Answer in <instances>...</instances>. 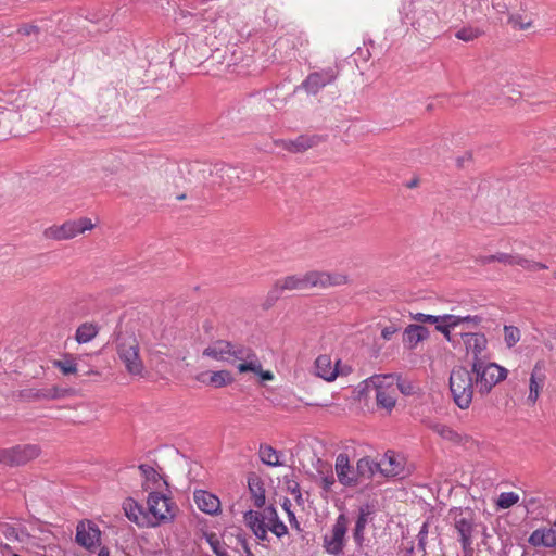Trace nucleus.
<instances>
[{"instance_id": "nucleus-1", "label": "nucleus", "mask_w": 556, "mask_h": 556, "mask_svg": "<svg viewBox=\"0 0 556 556\" xmlns=\"http://www.w3.org/2000/svg\"><path fill=\"white\" fill-rule=\"evenodd\" d=\"M508 370L496 363L484 361L471 363V370L455 367L450 375V391L454 403L467 409L473 396V383L481 395L489 394L494 386L506 379Z\"/></svg>"}, {"instance_id": "nucleus-2", "label": "nucleus", "mask_w": 556, "mask_h": 556, "mask_svg": "<svg viewBox=\"0 0 556 556\" xmlns=\"http://www.w3.org/2000/svg\"><path fill=\"white\" fill-rule=\"evenodd\" d=\"M147 504L148 510L146 511L138 502L128 497L123 503V509L126 517L141 528H154L174 520L177 506L170 497L152 491L148 495Z\"/></svg>"}, {"instance_id": "nucleus-3", "label": "nucleus", "mask_w": 556, "mask_h": 556, "mask_svg": "<svg viewBox=\"0 0 556 556\" xmlns=\"http://www.w3.org/2000/svg\"><path fill=\"white\" fill-rule=\"evenodd\" d=\"M401 21L425 38L437 37L442 30L440 18L433 8L424 0H403Z\"/></svg>"}, {"instance_id": "nucleus-4", "label": "nucleus", "mask_w": 556, "mask_h": 556, "mask_svg": "<svg viewBox=\"0 0 556 556\" xmlns=\"http://www.w3.org/2000/svg\"><path fill=\"white\" fill-rule=\"evenodd\" d=\"M282 290H304L307 288L340 286L348 281L345 275L339 273H328L312 270L304 275H291L278 280Z\"/></svg>"}, {"instance_id": "nucleus-5", "label": "nucleus", "mask_w": 556, "mask_h": 556, "mask_svg": "<svg viewBox=\"0 0 556 556\" xmlns=\"http://www.w3.org/2000/svg\"><path fill=\"white\" fill-rule=\"evenodd\" d=\"M454 527L458 533V541L462 545L464 556H471L473 553L472 534L476 529V518L472 509L466 507H454L450 510Z\"/></svg>"}, {"instance_id": "nucleus-6", "label": "nucleus", "mask_w": 556, "mask_h": 556, "mask_svg": "<svg viewBox=\"0 0 556 556\" xmlns=\"http://www.w3.org/2000/svg\"><path fill=\"white\" fill-rule=\"evenodd\" d=\"M119 359L130 375H141L143 363L139 356V343L132 336H121L116 345Z\"/></svg>"}, {"instance_id": "nucleus-7", "label": "nucleus", "mask_w": 556, "mask_h": 556, "mask_svg": "<svg viewBox=\"0 0 556 556\" xmlns=\"http://www.w3.org/2000/svg\"><path fill=\"white\" fill-rule=\"evenodd\" d=\"M349 518L345 514H340L331 528L330 534L324 536L323 547L333 556H340L345 546Z\"/></svg>"}, {"instance_id": "nucleus-8", "label": "nucleus", "mask_w": 556, "mask_h": 556, "mask_svg": "<svg viewBox=\"0 0 556 556\" xmlns=\"http://www.w3.org/2000/svg\"><path fill=\"white\" fill-rule=\"evenodd\" d=\"M93 227L90 218L80 217L76 220H67L61 226H52L46 230L45 235L54 240H68Z\"/></svg>"}, {"instance_id": "nucleus-9", "label": "nucleus", "mask_w": 556, "mask_h": 556, "mask_svg": "<svg viewBox=\"0 0 556 556\" xmlns=\"http://www.w3.org/2000/svg\"><path fill=\"white\" fill-rule=\"evenodd\" d=\"M340 68L336 64L320 71L313 72L302 81L300 88L308 94H317L324 87L332 84L339 76Z\"/></svg>"}, {"instance_id": "nucleus-10", "label": "nucleus", "mask_w": 556, "mask_h": 556, "mask_svg": "<svg viewBox=\"0 0 556 556\" xmlns=\"http://www.w3.org/2000/svg\"><path fill=\"white\" fill-rule=\"evenodd\" d=\"M466 354L472 356L471 363L488 361V339L482 332L463 331L459 333Z\"/></svg>"}, {"instance_id": "nucleus-11", "label": "nucleus", "mask_w": 556, "mask_h": 556, "mask_svg": "<svg viewBox=\"0 0 556 556\" xmlns=\"http://www.w3.org/2000/svg\"><path fill=\"white\" fill-rule=\"evenodd\" d=\"M235 359L243 361V363L238 365L239 372L257 371L261 369V362L251 348L231 343L228 363H232Z\"/></svg>"}, {"instance_id": "nucleus-12", "label": "nucleus", "mask_w": 556, "mask_h": 556, "mask_svg": "<svg viewBox=\"0 0 556 556\" xmlns=\"http://www.w3.org/2000/svg\"><path fill=\"white\" fill-rule=\"evenodd\" d=\"M40 454V447L36 444L16 445L11 448H4L7 466H23Z\"/></svg>"}, {"instance_id": "nucleus-13", "label": "nucleus", "mask_w": 556, "mask_h": 556, "mask_svg": "<svg viewBox=\"0 0 556 556\" xmlns=\"http://www.w3.org/2000/svg\"><path fill=\"white\" fill-rule=\"evenodd\" d=\"M325 140H326V137L321 136V135L304 134V135L298 136L295 139L276 141V144L288 152L302 153V152L307 151L311 148L317 147L319 143L324 142Z\"/></svg>"}, {"instance_id": "nucleus-14", "label": "nucleus", "mask_w": 556, "mask_h": 556, "mask_svg": "<svg viewBox=\"0 0 556 556\" xmlns=\"http://www.w3.org/2000/svg\"><path fill=\"white\" fill-rule=\"evenodd\" d=\"M334 468L340 484L345 488H354L358 485V473L355 472V467L351 466L348 454L340 453L337 456Z\"/></svg>"}, {"instance_id": "nucleus-15", "label": "nucleus", "mask_w": 556, "mask_h": 556, "mask_svg": "<svg viewBox=\"0 0 556 556\" xmlns=\"http://www.w3.org/2000/svg\"><path fill=\"white\" fill-rule=\"evenodd\" d=\"M375 507L372 504L366 503L358 507V515L353 529V540L356 544V549L361 552L365 544V528L369 521L372 520Z\"/></svg>"}, {"instance_id": "nucleus-16", "label": "nucleus", "mask_w": 556, "mask_h": 556, "mask_svg": "<svg viewBox=\"0 0 556 556\" xmlns=\"http://www.w3.org/2000/svg\"><path fill=\"white\" fill-rule=\"evenodd\" d=\"M100 538L101 531L93 521L85 520L78 522L75 536L77 544L91 549L100 542Z\"/></svg>"}, {"instance_id": "nucleus-17", "label": "nucleus", "mask_w": 556, "mask_h": 556, "mask_svg": "<svg viewBox=\"0 0 556 556\" xmlns=\"http://www.w3.org/2000/svg\"><path fill=\"white\" fill-rule=\"evenodd\" d=\"M380 471L384 476H396V468H382L380 463L375 462L372 458L365 456L357 460L355 472L358 473L359 482L362 480H369L374 475Z\"/></svg>"}, {"instance_id": "nucleus-18", "label": "nucleus", "mask_w": 556, "mask_h": 556, "mask_svg": "<svg viewBox=\"0 0 556 556\" xmlns=\"http://www.w3.org/2000/svg\"><path fill=\"white\" fill-rule=\"evenodd\" d=\"M495 262L503 263L505 265H518L523 269L530 271H539L546 269L547 266L543 263L528 260L519 254H508V253H496L494 254Z\"/></svg>"}, {"instance_id": "nucleus-19", "label": "nucleus", "mask_w": 556, "mask_h": 556, "mask_svg": "<svg viewBox=\"0 0 556 556\" xmlns=\"http://www.w3.org/2000/svg\"><path fill=\"white\" fill-rule=\"evenodd\" d=\"M393 384L391 380H387L384 383L378 384V389L375 393L377 406L386 409L388 413L392 410L396 403L395 391L391 389Z\"/></svg>"}, {"instance_id": "nucleus-20", "label": "nucleus", "mask_w": 556, "mask_h": 556, "mask_svg": "<svg viewBox=\"0 0 556 556\" xmlns=\"http://www.w3.org/2000/svg\"><path fill=\"white\" fill-rule=\"evenodd\" d=\"M197 380L206 386L214 388H223L233 381V377L229 370L204 371L197 376Z\"/></svg>"}, {"instance_id": "nucleus-21", "label": "nucleus", "mask_w": 556, "mask_h": 556, "mask_svg": "<svg viewBox=\"0 0 556 556\" xmlns=\"http://www.w3.org/2000/svg\"><path fill=\"white\" fill-rule=\"evenodd\" d=\"M194 502L197 503L198 508L205 514L216 515L220 510L219 498L207 491H195Z\"/></svg>"}, {"instance_id": "nucleus-22", "label": "nucleus", "mask_w": 556, "mask_h": 556, "mask_svg": "<svg viewBox=\"0 0 556 556\" xmlns=\"http://www.w3.org/2000/svg\"><path fill=\"white\" fill-rule=\"evenodd\" d=\"M429 337V330L422 325L410 324L403 332V342L408 349H414L419 342Z\"/></svg>"}, {"instance_id": "nucleus-23", "label": "nucleus", "mask_w": 556, "mask_h": 556, "mask_svg": "<svg viewBox=\"0 0 556 556\" xmlns=\"http://www.w3.org/2000/svg\"><path fill=\"white\" fill-rule=\"evenodd\" d=\"M426 426L432 430L434 433H437L439 437H441L443 440H447L454 444H463L464 440H466V437H463L455 430H453L447 425L437 422L433 420L426 421Z\"/></svg>"}, {"instance_id": "nucleus-24", "label": "nucleus", "mask_w": 556, "mask_h": 556, "mask_svg": "<svg viewBox=\"0 0 556 556\" xmlns=\"http://www.w3.org/2000/svg\"><path fill=\"white\" fill-rule=\"evenodd\" d=\"M316 374L326 381H332L339 375L338 364L332 367L328 355H319L315 361Z\"/></svg>"}, {"instance_id": "nucleus-25", "label": "nucleus", "mask_w": 556, "mask_h": 556, "mask_svg": "<svg viewBox=\"0 0 556 556\" xmlns=\"http://www.w3.org/2000/svg\"><path fill=\"white\" fill-rule=\"evenodd\" d=\"M230 348V341L217 340L212 345L204 349L203 355L216 361L229 362Z\"/></svg>"}, {"instance_id": "nucleus-26", "label": "nucleus", "mask_w": 556, "mask_h": 556, "mask_svg": "<svg viewBox=\"0 0 556 556\" xmlns=\"http://www.w3.org/2000/svg\"><path fill=\"white\" fill-rule=\"evenodd\" d=\"M248 486L253 505L257 508H262L265 505V488L263 481L253 473L248 478Z\"/></svg>"}, {"instance_id": "nucleus-27", "label": "nucleus", "mask_w": 556, "mask_h": 556, "mask_svg": "<svg viewBox=\"0 0 556 556\" xmlns=\"http://www.w3.org/2000/svg\"><path fill=\"white\" fill-rule=\"evenodd\" d=\"M387 380H391V383H394L393 376L384 375H374L368 379L362 381L358 386L359 396H368L371 392H374L375 394L378 389V384L384 383Z\"/></svg>"}, {"instance_id": "nucleus-28", "label": "nucleus", "mask_w": 556, "mask_h": 556, "mask_svg": "<svg viewBox=\"0 0 556 556\" xmlns=\"http://www.w3.org/2000/svg\"><path fill=\"white\" fill-rule=\"evenodd\" d=\"M139 470L144 478V482L142 483V488L148 491L152 488H157L160 482L163 480L162 476L150 465L141 464L139 465Z\"/></svg>"}, {"instance_id": "nucleus-29", "label": "nucleus", "mask_w": 556, "mask_h": 556, "mask_svg": "<svg viewBox=\"0 0 556 556\" xmlns=\"http://www.w3.org/2000/svg\"><path fill=\"white\" fill-rule=\"evenodd\" d=\"M319 482L318 484L323 489L321 496L327 497L328 494L333 492V486L336 484V478L332 471L331 466H327L326 469L317 470Z\"/></svg>"}, {"instance_id": "nucleus-30", "label": "nucleus", "mask_w": 556, "mask_h": 556, "mask_svg": "<svg viewBox=\"0 0 556 556\" xmlns=\"http://www.w3.org/2000/svg\"><path fill=\"white\" fill-rule=\"evenodd\" d=\"M100 327L93 323H84L77 329L75 339L79 344L88 343L97 337Z\"/></svg>"}, {"instance_id": "nucleus-31", "label": "nucleus", "mask_w": 556, "mask_h": 556, "mask_svg": "<svg viewBox=\"0 0 556 556\" xmlns=\"http://www.w3.org/2000/svg\"><path fill=\"white\" fill-rule=\"evenodd\" d=\"M22 402H38L45 400V388H23L14 393Z\"/></svg>"}, {"instance_id": "nucleus-32", "label": "nucleus", "mask_w": 556, "mask_h": 556, "mask_svg": "<svg viewBox=\"0 0 556 556\" xmlns=\"http://www.w3.org/2000/svg\"><path fill=\"white\" fill-rule=\"evenodd\" d=\"M53 367L58 368L63 375H71L81 371L79 365L70 354H65L63 359H54Z\"/></svg>"}, {"instance_id": "nucleus-33", "label": "nucleus", "mask_w": 556, "mask_h": 556, "mask_svg": "<svg viewBox=\"0 0 556 556\" xmlns=\"http://www.w3.org/2000/svg\"><path fill=\"white\" fill-rule=\"evenodd\" d=\"M219 177L222 179V184L231 185L233 180H247V178H241L242 170L238 167L231 165H223L218 168Z\"/></svg>"}, {"instance_id": "nucleus-34", "label": "nucleus", "mask_w": 556, "mask_h": 556, "mask_svg": "<svg viewBox=\"0 0 556 556\" xmlns=\"http://www.w3.org/2000/svg\"><path fill=\"white\" fill-rule=\"evenodd\" d=\"M260 458H261L262 463H264L265 465L270 466V467L281 465V463L279 462L277 451L267 444H261Z\"/></svg>"}, {"instance_id": "nucleus-35", "label": "nucleus", "mask_w": 556, "mask_h": 556, "mask_svg": "<svg viewBox=\"0 0 556 556\" xmlns=\"http://www.w3.org/2000/svg\"><path fill=\"white\" fill-rule=\"evenodd\" d=\"M484 34L479 27L464 26L455 33V37L465 42H471Z\"/></svg>"}, {"instance_id": "nucleus-36", "label": "nucleus", "mask_w": 556, "mask_h": 556, "mask_svg": "<svg viewBox=\"0 0 556 556\" xmlns=\"http://www.w3.org/2000/svg\"><path fill=\"white\" fill-rule=\"evenodd\" d=\"M243 519L247 527H249L252 532L267 525L266 522H264L262 514L255 510H248L247 513H244Z\"/></svg>"}, {"instance_id": "nucleus-37", "label": "nucleus", "mask_w": 556, "mask_h": 556, "mask_svg": "<svg viewBox=\"0 0 556 556\" xmlns=\"http://www.w3.org/2000/svg\"><path fill=\"white\" fill-rule=\"evenodd\" d=\"M204 538L216 556H229L216 533H204Z\"/></svg>"}, {"instance_id": "nucleus-38", "label": "nucleus", "mask_w": 556, "mask_h": 556, "mask_svg": "<svg viewBox=\"0 0 556 556\" xmlns=\"http://www.w3.org/2000/svg\"><path fill=\"white\" fill-rule=\"evenodd\" d=\"M72 393V389L53 386L51 388H45V400H60L70 396Z\"/></svg>"}, {"instance_id": "nucleus-39", "label": "nucleus", "mask_w": 556, "mask_h": 556, "mask_svg": "<svg viewBox=\"0 0 556 556\" xmlns=\"http://www.w3.org/2000/svg\"><path fill=\"white\" fill-rule=\"evenodd\" d=\"M282 292L283 290L277 280L273 288L268 291L265 302L263 303V308L268 309L274 306V304L281 298Z\"/></svg>"}, {"instance_id": "nucleus-40", "label": "nucleus", "mask_w": 556, "mask_h": 556, "mask_svg": "<svg viewBox=\"0 0 556 556\" xmlns=\"http://www.w3.org/2000/svg\"><path fill=\"white\" fill-rule=\"evenodd\" d=\"M389 376L394 377V383H396V387L402 394L413 395L416 393V386L410 380L404 379L395 374H390Z\"/></svg>"}, {"instance_id": "nucleus-41", "label": "nucleus", "mask_w": 556, "mask_h": 556, "mask_svg": "<svg viewBox=\"0 0 556 556\" xmlns=\"http://www.w3.org/2000/svg\"><path fill=\"white\" fill-rule=\"evenodd\" d=\"M507 24L514 29L523 30L530 28L533 22L531 18L523 17L520 14H510L508 15Z\"/></svg>"}, {"instance_id": "nucleus-42", "label": "nucleus", "mask_w": 556, "mask_h": 556, "mask_svg": "<svg viewBox=\"0 0 556 556\" xmlns=\"http://www.w3.org/2000/svg\"><path fill=\"white\" fill-rule=\"evenodd\" d=\"M541 369L542 368H541L540 364L536 363L531 372L530 383H529V390H531V391L535 390L539 393L544 383V375L541 374Z\"/></svg>"}, {"instance_id": "nucleus-43", "label": "nucleus", "mask_w": 556, "mask_h": 556, "mask_svg": "<svg viewBox=\"0 0 556 556\" xmlns=\"http://www.w3.org/2000/svg\"><path fill=\"white\" fill-rule=\"evenodd\" d=\"M518 501V494L514 492H503L500 494L496 505L501 509H507L515 505Z\"/></svg>"}, {"instance_id": "nucleus-44", "label": "nucleus", "mask_w": 556, "mask_h": 556, "mask_svg": "<svg viewBox=\"0 0 556 556\" xmlns=\"http://www.w3.org/2000/svg\"><path fill=\"white\" fill-rule=\"evenodd\" d=\"M488 321L486 318H484L482 315H467L463 316V324L465 331H472L475 329H478L482 323Z\"/></svg>"}, {"instance_id": "nucleus-45", "label": "nucleus", "mask_w": 556, "mask_h": 556, "mask_svg": "<svg viewBox=\"0 0 556 556\" xmlns=\"http://www.w3.org/2000/svg\"><path fill=\"white\" fill-rule=\"evenodd\" d=\"M504 340L508 348L514 346L520 340V330L515 326H505Z\"/></svg>"}, {"instance_id": "nucleus-46", "label": "nucleus", "mask_w": 556, "mask_h": 556, "mask_svg": "<svg viewBox=\"0 0 556 556\" xmlns=\"http://www.w3.org/2000/svg\"><path fill=\"white\" fill-rule=\"evenodd\" d=\"M41 29L36 24L23 23L17 27L16 34L24 37H35L36 39L40 35Z\"/></svg>"}, {"instance_id": "nucleus-47", "label": "nucleus", "mask_w": 556, "mask_h": 556, "mask_svg": "<svg viewBox=\"0 0 556 556\" xmlns=\"http://www.w3.org/2000/svg\"><path fill=\"white\" fill-rule=\"evenodd\" d=\"M514 0H493L492 7L496 11V14L498 15V20L502 21L503 15H510L508 13L510 8H514Z\"/></svg>"}, {"instance_id": "nucleus-48", "label": "nucleus", "mask_w": 556, "mask_h": 556, "mask_svg": "<svg viewBox=\"0 0 556 556\" xmlns=\"http://www.w3.org/2000/svg\"><path fill=\"white\" fill-rule=\"evenodd\" d=\"M0 532L7 540L18 542L22 541V538L20 536V530L10 523H1Z\"/></svg>"}, {"instance_id": "nucleus-49", "label": "nucleus", "mask_w": 556, "mask_h": 556, "mask_svg": "<svg viewBox=\"0 0 556 556\" xmlns=\"http://www.w3.org/2000/svg\"><path fill=\"white\" fill-rule=\"evenodd\" d=\"M267 527L271 533H274L277 538H281L288 533L287 526L278 518L270 523H267Z\"/></svg>"}, {"instance_id": "nucleus-50", "label": "nucleus", "mask_w": 556, "mask_h": 556, "mask_svg": "<svg viewBox=\"0 0 556 556\" xmlns=\"http://www.w3.org/2000/svg\"><path fill=\"white\" fill-rule=\"evenodd\" d=\"M439 323L443 324L446 327L455 328L456 326L463 324V316L445 314L439 316Z\"/></svg>"}, {"instance_id": "nucleus-51", "label": "nucleus", "mask_w": 556, "mask_h": 556, "mask_svg": "<svg viewBox=\"0 0 556 556\" xmlns=\"http://www.w3.org/2000/svg\"><path fill=\"white\" fill-rule=\"evenodd\" d=\"M428 527H429V523L426 521L422 523L419 532H418V549L422 552V554L425 555L426 554V541H427V536H428Z\"/></svg>"}, {"instance_id": "nucleus-52", "label": "nucleus", "mask_w": 556, "mask_h": 556, "mask_svg": "<svg viewBox=\"0 0 556 556\" xmlns=\"http://www.w3.org/2000/svg\"><path fill=\"white\" fill-rule=\"evenodd\" d=\"M528 542L532 546H544V528H540V529L534 530L530 534V536L528 539Z\"/></svg>"}, {"instance_id": "nucleus-53", "label": "nucleus", "mask_w": 556, "mask_h": 556, "mask_svg": "<svg viewBox=\"0 0 556 556\" xmlns=\"http://www.w3.org/2000/svg\"><path fill=\"white\" fill-rule=\"evenodd\" d=\"M544 546L555 547L556 546V530L553 528H544Z\"/></svg>"}, {"instance_id": "nucleus-54", "label": "nucleus", "mask_w": 556, "mask_h": 556, "mask_svg": "<svg viewBox=\"0 0 556 556\" xmlns=\"http://www.w3.org/2000/svg\"><path fill=\"white\" fill-rule=\"evenodd\" d=\"M413 319L422 323V324H438L439 323V316L430 315V314H424V313H417L413 315Z\"/></svg>"}, {"instance_id": "nucleus-55", "label": "nucleus", "mask_w": 556, "mask_h": 556, "mask_svg": "<svg viewBox=\"0 0 556 556\" xmlns=\"http://www.w3.org/2000/svg\"><path fill=\"white\" fill-rule=\"evenodd\" d=\"M261 514H262V518H264V521L265 520L268 521L267 523H270L274 520L279 518L277 509L273 505L265 507Z\"/></svg>"}, {"instance_id": "nucleus-56", "label": "nucleus", "mask_w": 556, "mask_h": 556, "mask_svg": "<svg viewBox=\"0 0 556 556\" xmlns=\"http://www.w3.org/2000/svg\"><path fill=\"white\" fill-rule=\"evenodd\" d=\"M435 329H437L439 332H441V333L446 338V340H447L448 342H451L453 345H455L456 340H455V336H452V334H451V329H452L451 327H446V326H444L443 324L438 323V324L435 325Z\"/></svg>"}, {"instance_id": "nucleus-57", "label": "nucleus", "mask_w": 556, "mask_h": 556, "mask_svg": "<svg viewBox=\"0 0 556 556\" xmlns=\"http://www.w3.org/2000/svg\"><path fill=\"white\" fill-rule=\"evenodd\" d=\"M287 41H291L293 47H295L296 42L300 45V46H304V45H307L308 43V40H307V37L305 34L303 33H300L298 36H295L294 34H289L288 35V38H286Z\"/></svg>"}, {"instance_id": "nucleus-58", "label": "nucleus", "mask_w": 556, "mask_h": 556, "mask_svg": "<svg viewBox=\"0 0 556 556\" xmlns=\"http://www.w3.org/2000/svg\"><path fill=\"white\" fill-rule=\"evenodd\" d=\"M400 330V327H397L396 325L394 324H391L389 326H386L382 330H381V337L389 341L391 340V338L393 337V334H395L397 331Z\"/></svg>"}, {"instance_id": "nucleus-59", "label": "nucleus", "mask_w": 556, "mask_h": 556, "mask_svg": "<svg viewBox=\"0 0 556 556\" xmlns=\"http://www.w3.org/2000/svg\"><path fill=\"white\" fill-rule=\"evenodd\" d=\"M237 541L238 543L241 545V547L243 548L244 551V554L245 556H254L249 544H248V541L245 539V536L243 534H238L237 535Z\"/></svg>"}, {"instance_id": "nucleus-60", "label": "nucleus", "mask_w": 556, "mask_h": 556, "mask_svg": "<svg viewBox=\"0 0 556 556\" xmlns=\"http://www.w3.org/2000/svg\"><path fill=\"white\" fill-rule=\"evenodd\" d=\"M268 527L267 525L258 530H255L253 531V534L256 536L257 540L260 541H268V534H267V531H268Z\"/></svg>"}, {"instance_id": "nucleus-61", "label": "nucleus", "mask_w": 556, "mask_h": 556, "mask_svg": "<svg viewBox=\"0 0 556 556\" xmlns=\"http://www.w3.org/2000/svg\"><path fill=\"white\" fill-rule=\"evenodd\" d=\"M254 374L258 375L263 380L265 381H269V380H273L274 378V375L271 374V371L269 370H263V368L261 367L260 370L257 371H253Z\"/></svg>"}, {"instance_id": "nucleus-62", "label": "nucleus", "mask_w": 556, "mask_h": 556, "mask_svg": "<svg viewBox=\"0 0 556 556\" xmlns=\"http://www.w3.org/2000/svg\"><path fill=\"white\" fill-rule=\"evenodd\" d=\"M492 262H495L494 254L493 255H483V256H479L477 258V263L480 264V265H486V264H490Z\"/></svg>"}, {"instance_id": "nucleus-63", "label": "nucleus", "mask_w": 556, "mask_h": 556, "mask_svg": "<svg viewBox=\"0 0 556 556\" xmlns=\"http://www.w3.org/2000/svg\"><path fill=\"white\" fill-rule=\"evenodd\" d=\"M288 490L291 494L296 495V500L301 498L300 485L298 482H293L288 485Z\"/></svg>"}, {"instance_id": "nucleus-64", "label": "nucleus", "mask_w": 556, "mask_h": 556, "mask_svg": "<svg viewBox=\"0 0 556 556\" xmlns=\"http://www.w3.org/2000/svg\"><path fill=\"white\" fill-rule=\"evenodd\" d=\"M539 394H540V393H539L538 391H535V390H533V391L529 390V395H528V397H527V402H528V404H530V405H534V404H535V402H536V401H538V399H539Z\"/></svg>"}]
</instances>
